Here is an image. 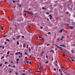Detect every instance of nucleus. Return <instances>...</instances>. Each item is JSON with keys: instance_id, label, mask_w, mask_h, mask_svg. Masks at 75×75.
Wrapping results in <instances>:
<instances>
[{"instance_id": "1", "label": "nucleus", "mask_w": 75, "mask_h": 75, "mask_svg": "<svg viewBox=\"0 0 75 75\" xmlns=\"http://www.w3.org/2000/svg\"><path fill=\"white\" fill-rule=\"evenodd\" d=\"M23 21V18H18L16 20V21H19V22H21V21Z\"/></svg>"}, {"instance_id": "2", "label": "nucleus", "mask_w": 75, "mask_h": 75, "mask_svg": "<svg viewBox=\"0 0 75 75\" xmlns=\"http://www.w3.org/2000/svg\"><path fill=\"white\" fill-rule=\"evenodd\" d=\"M55 46H56L57 48H59V50H63V49L62 48V47H59L57 45H55Z\"/></svg>"}, {"instance_id": "3", "label": "nucleus", "mask_w": 75, "mask_h": 75, "mask_svg": "<svg viewBox=\"0 0 75 75\" xmlns=\"http://www.w3.org/2000/svg\"><path fill=\"white\" fill-rule=\"evenodd\" d=\"M63 30H64V29H61V30L59 32V33H62V31H63Z\"/></svg>"}, {"instance_id": "4", "label": "nucleus", "mask_w": 75, "mask_h": 75, "mask_svg": "<svg viewBox=\"0 0 75 75\" xmlns=\"http://www.w3.org/2000/svg\"><path fill=\"white\" fill-rule=\"evenodd\" d=\"M20 38V36L19 35L16 38V39H18V38Z\"/></svg>"}, {"instance_id": "5", "label": "nucleus", "mask_w": 75, "mask_h": 75, "mask_svg": "<svg viewBox=\"0 0 75 75\" xmlns=\"http://www.w3.org/2000/svg\"><path fill=\"white\" fill-rule=\"evenodd\" d=\"M69 28L70 29H72L74 28V27H73V26H70Z\"/></svg>"}, {"instance_id": "6", "label": "nucleus", "mask_w": 75, "mask_h": 75, "mask_svg": "<svg viewBox=\"0 0 75 75\" xmlns=\"http://www.w3.org/2000/svg\"><path fill=\"white\" fill-rule=\"evenodd\" d=\"M3 28H4V26H2V27H1V30H4V29H3Z\"/></svg>"}, {"instance_id": "7", "label": "nucleus", "mask_w": 75, "mask_h": 75, "mask_svg": "<svg viewBox=\"0 0 75 75\" xmlns=\"http://www.w3.org/2000/svg\"><path fill=\"white\" fill-rule=\"evenodd\" d=\"M38 67H40V68L39 69V70H41V65H39Z\"/></svg>"}, {"instance_id": "8", "label": "nucleus", "mask_w": 75, "mask_h": 75, "mask_svg": "<svg viewBox=\"0 0 75 75\" xmlns=\"http://www.w3.org/2000/svg\"><path fill=\"white\" fill-rule=\"evenodd\" d=\"M6 41H8V42H10V40H9L8 39H7L6 40Z\"/></svg>"}, {"instance_id": "9", "label": "nucleus", "mask_w": 75, "mask_h": 75, "mask_svg": "<svg viewBox=\"0 0 75 75\" xmlns=\"http://www.w3.org/2000/svg\"><path fill=\"white\" fill-rule=\"evenodd\" d=\"M50 52H52L54 54V51L52 50H51L50 51Z\"/></svg>"}, {"instance_id": "10", "label": "nucleus", "mask_w": 75, "mask_h": 75, "mask_svg": "<svg viewBox=\"0 0 75 75\" xmlns=\"http://www.w3.org/2000/svg\"><path fill=\"white\" fill-rule=\"evenodd\" d=\"M25 44H23V48L25 47Z\"/></svg>"}, {"instance_id": "11", "label": "nucleus", "mask_w": 75, "mask_h": 75, "mask_svg": "<svg viewBox=\"0 0 75 75\" xmlns=\"http://www.w3.org/2000/svg\"><path fill=\"white\" fill-rule=\"evenodd\" d=\"M62 47H64V48H65L66 47V46L65 45H62Z\"/></svg>"}, {"instance_id": "12", "label": "nucleus", "mask_w": 75, "mask_h": 75, "mask_svg": "<svg viewBox=\"0 0 75 75\" xmlns=\"http://www.w3.org/2000/svg\"><path fill=\"white\" fill-rule=\"evenodd\" d=\"M45 8H45V7H42V10H45Z\"/></svg>"}, {"instance_id": "13", "label": "nucleus", "mask_w": 75, "mask_h": 75, "mask_svg": "<svg viewBox=\"0 0 75 75\" xmlns=\"http://www.w3.org/2000/svg\"><path fill=\"white\" fill-rule=\"evenodd\" d=\"M10 53V52H9V51H8L7 52V54H8Z\"/></svg>"}, {"instance_id": "14", "label": "nucleus", "mask_w": 75, "mask_h": 75, "mask_svg": "<svg viewBox=\"0 0 75 75\" xmlns=\"http://www.w3.org/2000/svg\"><path fill=\"white\" fill-rule=\"evenodd\" d=\"M29 51H30V52L31 51V49H30V47H29Z\"/></svg>"}, {"instance_id": "15", "label": "nucleus", "mask_w": 75, "mask_h": 75, "mask_svg": "<svg viewBox=\"0 0 75 75\" xmlns=\"http://www.w3.org/2000/svg\"><path fill=\"white\" fill-rule=\"evenodd\" d=\"M4 58V57H3V56H2V57L1 58V59H2L3 58Z\"/></svg>"}, {"instance_id": "16", "label": "nucleus", "mask_w": 75, "mask_h": 75, "mask_svg": "<svg viewBox=\"0 0 75 75\" xmlns=\"http://www.w3.org/2000/svg\"><path fill=\"white\" fill-rule=\"evenodd\" d=\"M17 45H19L20 43H19V42H17Z\"/></svg>"}, {"instance_id": "17", "label": "nucleus", "mask_w": 75, "mask_h": 75, "mask_svg": "<svg viewBox=\"0 0 75 75\" xmlns=\"http://www.w3.org/2000/svg\"><path fill=\"white\" fill-rule=\"evenodd\" d=\"M19 60V59H16V61H17V62H18V61Z\"/></svg>"}, {"instance_id": "18", "label": "nucleus", "mask_w": 75, "mask_h": 75, "mask_svg": "<svg viewBox=\"0 0 75 75\" xmlns=\"http://www.w3.org/2000/svg\"><path fill=\"white\" fill-rule=\"evenodd\" d=\"M18 52L15 53V55H18Z\"/></svg>"}, {"instance_id": "19", "label": "nucleus", "mask_w": 75, "mask_h": 75, "mask_svg": "<svg viewBox=\"0 0 75 75\" xmlns=\"http://www.w3.org/2000/svg\"><path fill=\"white\" fill-rule=\"evenodd\" d=\"M48 61H47L46 62H45V64H48Z\"/></svg>"}, {"instance_id": "20", "label": "nucleus", "mask_w": 75, "mask_h": 75, "mask_svg": "<svg viewBox=\"0 0 75 75\" xmlns=\"http://www.w3.org/2000/svg\"><path fill=\"white\" fill-rule=\"evenodd\" d=\"M47 46H48L49 45H50L49 44H48L46 45Z\"/></svg>"}, {"instance_id": "21", "label": "nucleus", "mask_w": 75, "mask_h": 75, "mask_svg": "<svg viewBox=\"0 0 75 75\" xmlns=\"http://www.w3.org/2000/svg\"><path fill=\"white\" fill-rule=\"evenodd\" d=\"M62 56L63 57H65V54H63Z\"/></svg>"}, {"instance_id": "22", "label": "nucleus", "mask_w": 75, "mask_h": 75, "mask_svg": "<svg viewBox=\"0 0 75 75\" xmlns=\"http://www.w3.org/2000/svg\"><path fill=\"white\" fill-rule=\"evenodd\" d=\"M2 65H3V64H0V67H1Z\"/></svg>"}, {"instance_id": "23", "label": "nucleus", "mask_w": 75, "mask_h": 75, "mask_svg": "<svg viewBox=\"0 0 75 75\" xmlns=\"http://www.w3.org/2000/svg\"><path fill=\"white\" fill-rule=\"evenodd\" d=\"M16 40V38H13V40Z\"/></svg>"}, {"instance_id": "24", "label": "nucleus", "mask_w": 75, "mask_h": 75, "mask_svg": "<svg viewBox=\"0 0 75 75\" xmlns=\"http://www.w3.org/2000/svg\"><path fill=\"white\" fill-rule=\"evenodd\" d=\"M21 74H22V75H25V73H22Z\"/></svg>"}, {"instance_id": "25", "label": "nucleus", "mask_w": 75, "mask_h": 75, "mask_svg": "<svg viewBox=\"0 0 75 75\" xmlns=\"http://www.w3.org/2000/svg\"><path fill=\"white\" fill-rule=\"evenodd\" d=\"M74 52V51H73V50H72L71 51V52H72V53H73V52Z\"/></svg>"}, {"instance_id": "26", "label": "nucleus", "mask_w": 75, "mask_h": 75, "mask_svg": "<svg viewBox=\"0 0 75 75\" xmlns=\"http://www.w3.org/2000/svg\"><path fill=\"white\" fill-rule=\"evenodd\" d=\"M40 28H41V29H42L43 28V27H42V26H41Z\"/></svg>"}, {"instance_id": "27", "label": "nucleus", "mask_w": 75, "mask_h": 75, "mask_svg": "<svg viewBox=\"0 0 75 75\" xmlns=\"http://www.w3.org/2000/svg\"><path fill=\"white\" fill-rule=\"evenodd\" d=\"M27 48H28V45H27Z\"/></svg>"}, {"instance_id": "28", "label": "nucleus", "mask_w": 75, "mask_h": 75, "mask_svg": "<svg viewBox=\"0 0 75 75\" xmlns=\"http://www.w3.org/2000/svg\"><path fill=\"white\" fill-rule=\"evenodd\" d=\"M37 72H41V71H36Z\"/></svg>"}, {"instance_id": "29", "label": "nucleus", "mask_w": 75, "mask_h": 75, "mask_svg": "<svg viewBox=\"0 0 75 75\" xmlns=\"http://www.w3.org/2000/svg\"><path fill=\"white\" fill-rule=\"evenodd\" d=\"M71 61H72L73 62H74V59H71Z\"/></svg>"}, {"instance_id": "30", "label": "nucleus", "mask_w": 75, "mask_h": 75, "mask_svg": "<svg viewBox=\"0 0 75 75\" xmlns=\"http://www.w3.org/2000/svg\"><path fill=\"white\" fill-rule=\"evenodd\" d=\"M7 62H5V64H7Z\"/></svg>"}, {"instance_id": "31", "label": "nucleus", "mask_w": 75, "mask_h": 75, "mask_svg": "<svg viewBox=\"0 0 75 75\" xmlns=\"http://www.w3.org/2000/svg\"><path fill=\"white\" fill-rule=\"evenodd\" d=\"M21 37H22V38H24V36H21Z\"/></svg>"}, {"instance_id": "32", "label": "nucleus", "mask_w": 75, "mask_h": 75, "mask_svg": "<svg viewBox=\"0 0 75 75\" xmlns=\"http://www.w3.org/2000/svg\"><path fill=\"white\" fill-rule=\"evenodd\" d=\"M29 62V61H26V63H27V64H28Z\"/></svg>"}, {"instance_id": "33", "label": "nucleus", "mask_w": 75, "mask_h": 75, "mask_svg": "<svg viewBox=\"0 0 75 75\" xmlns=\"http://www.w3.org/2000/svg\"><path fill=\"white\" fill-rule=\"evenodd\" d=\"M41 53L42 54H44V51H42L41 52Z\"/></svg>"}, {"instance_id": "34", "label": "nucleus", "mask_w": 75, "mask_h": 75, "mask_svg": "<svg viewBox=\"0 0 75 75\" xmlns=\"http://www.w3.org/2000/svg\"><path fill=\"white\" fill-rule=\"evenodd\" d=\"M49 16H50V17H52V15H49Z\"/></svg>"}, {"instance_id": "35", "label": "nucleus", "mask_w": 75, "mask_h": 75, "mask_svg": "<svg viewBox=\"0 0 75 75\" xmlns=\"http://www.w3.org/2000/svg\"><path fill=\"white\" fill-rule=\"evenodd\" d=\"M39 38H41V37L40 36H38Z\"/></svg>"}, {"instance_id": "36", "label": "nucleus", "mask_w": 75, "mask_h": 75, "mask_svg": "<svg viewBox=\"0 0 75 75\" xmlns=\"http://www.w3.org/2000/svg\"><path fill=\"white\" fill-rule=\"evenodd\" d=\"M30 13H31V12H30L28 11V14H30Z\"/></svg>"}, {"instance_id": "37", "label": "nucleus", "mask_w": 75, "mask_h": 75, "mask_svg": "<svg viewBox=\"0 0 75 75\" xmlns=\"http://www.w3.org/2000/svg\"><path fill=\"white\" fill-rule=\"evenodd\" d=\"M29 64H31V61L29 62Z\"/></svg>"}, {"instance_id": "38", "label": "nucleus", "mask_w": 75, "mask_h": 75, "mask_svg": "<svg viewBox=\"0 0 75 75\" xmlns=\"http://www.w3.org/2000/svg\"><path fill=\"white\" fill-rule=\"evenodd\" d=\"M50 19L51 20V19H52V17H50Z\"/></svg>"}, {"instance_id": "39", "label": "nucleus", "mask_w": 75, "mask_h": 75, "mask_svg": "<svg viewBox=\"0 0 75 75\" xmlns=\"http://www.w3.org/2000/svg\"><path fill=\"white\" fill-rule=\"evenodd\" d=\"M6 36H7V35H5L3 36L4 38V37H6Z\"/></svg>"}, {"instance_id": "40", "label": "nucleus", "mask_w": 75, "mask_h": 75, "mask_svg": "<svg viewBox=\"0 0 75 75\" xmlns=\"http://www.w3.org/2000/svg\"><path fill=\"white\" fill-rule=\"evenodd\" d=\"M46 57L47 58H48V56H47V55H46Z\"/></svg>"}, {"instance_id": "41", "label": "nucleus", "mask_w": 75, "mask_h": 75, "mask_svg": "<svg viewBox=\"0 0 75 75\" xmlns=\"http://www.w3.org/2000/svg\"><path fill=\"white\" fill-rule=\"evenodd\" d=\"M18 52V54H20L21 53H20V52Z\"/></svg>"}, {"instance_id": "42", "label": "nucleus", "mask_w": 75, "mask_h": 75, "mask_svg": "<svg viewBox=\"0 0 75 75\" xmlns=\"http://www.w3.org/2000/svg\"><path fill=\"white\" fill-rule=\"evenodd\" d=\"M13 3H15V1H13Z\"/></svg>"}, {"instance_id": "43", "label": "nucleus", "mask_w": 75, "mask_h": 75, "mask_svg": "<svg viewBox=\"0 0 75 75\" xmlns=\"http://www.w3.org/2000/svg\"><path fill=\"white\" fill-rule=\"evenodd\" d=\"M24 15L25 16L27 15V13H26L25 14H24Z\"/></svg>"}, {"instance_id": "44", "label": "nucleus", "mask_w": 75, "mask_h": 75, "mask_svg": "<svg viewBox=\"0 0 75 75\" xmlns=\"http://www.w3.org/2000/svg\"><path fill=\"white\" fill-rule=\"evenodd\" d=\"M41 59V58H38L37 59Z\"/></svg>"}, {"instance_id": "45", "label": "nucleus", "mask_w": 75, "mask_h": 75, "mask_svg": "<svg viewBox=\"0 0 75 75\" xmlns=\"http://www.w3.org/2000/svg\"><path fill=\"white\" fill-rule=\"evenodd\" d=\"M64 38V37L63 36H62V37L61 38H62V39H63V38Z\"/></svg>"}, {"instance_id": "46", "label": "nucleus", "mask_w": 75, "mask_h": 75, "mask_svg": "<svg viewBox=\"0 0 75 75\" xmlns=\"http://www.w3.org/2000/svg\"><path fill=\"white\" fill-rule=\"evenodd\" d=\"M4 46L2 47V49H4Z\"/></svg>"}, {"instance_id": "47", "label": "nucleus", "mask_w": 75, "mask_h": 75, "mask_svg": "<svg viewBox=\"0 0 75 75\" xmlns=\"http://www.w3.org/2000/svg\"><path fill=\"white\" fill-rule=\"evenodd\" d=\"M55 51H57V48H55Z\"/></svg>"}, {"instance_id": "48", "label": "nucleus", "mask_w": 75, "mask_h": 75, "mask_svg": "<svg viewBox=\"0 0 75 75\" xmlns=\"http://www.w3.org/2000/svg\"><path fill=\"white\" fill-rule=\"evenodd\" d=\"M54 71H56V70H57V69H54Z\"/></svg>"}, {"instance_id": "49", "label": "nucleus", "mask_w": 75, "mask_h": 75, "mask_svg": "<svg viewBox=\"0 0 75 75\" xmlns=\"http://www.w3.org/2000/svg\"><path fill=\"white\" fill-rule=\"evenodd\" d=\"M12 72V71H10V73H11Z\"/></svg>"}, {"instance_id": "50", "label": "nucleus", "mask_w": 75, "mask_h": 75, "mask_svg": "<svg viewBox=\"0 0 75 75\" xmlns=\"http://www.w3.org/2000/svg\"><path fill=\"white\" fill-rule=\"evenodd\" d=\"M27 54V52H25V54Z\"/></svg>"}, {"instance_id": "51", "label": "nucleus", "mask_w": 75, "mask_h": 75, "mask_svg": "<svg viewBox=\"0 0 75 75\" xmlns=\"http://www.w3.org/2000/svg\"><path fill=\"white\" fill-rule=\"evenodd\" d=\"M70 10H71H71H72V8H70Z\"/></svg>"}, {"instance_id": "52", "label": "nucleus", "mask_w": 75, "mask_h": 75, "mask_svg": "<svg viewBox=\"0 0 75 75\" xmlns=\"http://www.w3.org/2000/svg\"><path fill=\"white\" fill-rule=\"evenodd\" d=\"M20 54H21V56L22 55H23V54H22V53H21Z\"/></svg>"}, {"instance_id": "53", "label": "nucleus", "mask_w": 75, "mask_h": 75, "mask_svg": "<svg viewBox=\"0 0 75 75\" xmlns=\"http://www.w3.org/2000/svg\"><path fill=\"white\" fill-rule=\"evenodd\" d=\"M47 14H49V13L48 12H47V13H46Z\"/></svg>"}, {"instance_id": "54", "label": "nucleus", "mask_w": 75, "mask_h": 75, "mask_svg": "<svg viewBox=\"0 0 75 75\" xmlns=\"http://www.w3.org/2000/svg\"><path fill=\"white\" fill-rule=\"evenodd\" d=\"M21 5H20L19 6V7H21Z\"/></svg>"}, {"instance_id": "55", "label": "nucleus", "mask_w": 75, "mask_h": 75, "mask_svg": "<svg viewBox=\"0 0 75 75\" xmlns=\"http://www.w3.org/2000/svg\"><path fill=\"white\" fill-rule=\"evenodd\" d=\"M65 68V67H63V66H62V68Z\"/></svg>"}, {"instance_id": "56", "label": "nucleus", "mask_w": 75, "mask_h": 75, "mask_svg": "<svg viewBox=\"0 0 75 75\" xmlns=\"http://www.w3.org/2000/svg\"><path fill=\"white\" fill-rule=\"evenodd\" d=\"M59 46H60V47H62V45H59Z\"/></svg>"}, {"instance_id": "57", "label": "nucleus", "mask_w": 75, "mask_h": 75, "mask_svg": "<svg viewBox=\"0 0 75 75\" xmlns=\"http://www.w3.org/2000/svg\"><path fill=\"white\" fill-rule=\"evenodd\" d=\"M10 66H11V65L10 64H9L8 65V67H10Z\"/></svg>"}, {"instance_id": "58", "label": "nucleus", "mask_w": 75, "mask_h": 75, "mask_svg": "<svg viewBox=\"0 0 75 75\" xmlns=\"http://www.w3.org/2000/svg\"><path fill=\"white\" fill-rule=\"evenodd\" d=\"M4 1H5V2H7V1L6 0H5Z\"/></svg>"}, {"instance_id": "59", "label": "nucleus", "mask_w": 75, "mask_h": 75, "mask_svg": "<svg viewBox=\"0 0 75 75\" xmlns=\"http://www.w3.org/2000/svg\"><path fill=\"white\" fill-rule=\"evenodd\" d=\"M15 74L16 75H18V74H17V72H16Z\"/></svg>"}, {"instance_id": "60", "label": "nucleus", "mask_w": 75, "mask_h": 75, "mask_svg": "<svg viewBox=\"0 0 75 75\" xmlns=\"http://www.w3.org/2000/svg\"><path fill=\"white\" fill-rule=\"evenodd\" d=\"M69 13V12H67L66 13V14H68Z\"/></svg>"}, {"instance_id": "61", "label": "nucleus", "mask_w": 75, "mask_h": 75, "mask_svg": "<svg viewBox=\"0 0 75 75\" xmlns=\"http://www.w3.org/2000/svg\"><path fill=\"white\" fill-rule=\"evenodd\" d=\"M7 44V42H5V43H4V44Z\"/></svg>"}, {"instance_id": "62", "label": "nucleus", "mask_w": 75, "mask_h": 75, "mask_svg": "<svg viewBox=\"0 0 75 75\" xmlns=\"http://www.w3.org/2000/svg\"><path fill=\"white\" fill-rule=\"evenodd\" d=\"M27 57H25V58L26 59H27Z\"/></svg>"}, {"instance_id": "63", "label": "nucleus", "mask_w": 75, "mask_h": 75, "mask_svg": "<svg viewBox=\"0 0 75 75\" xmlns=\"http://www.w3.org/2000/svg\"><path fill=\"white\" fill-rule=\"evenodd\" d=\"M48 34H51V33H50V32H48Z\"/></svg>"}, {"instance_id": "64", "label": "nucleus", "mask_w": 75, "mask_h": 75, "mask_svg": "<svg viewBox=\"0 0 75 75\" xmlns=\"http://www.w3.org/2000/svg\"><path fill=\"white\" fill-rule=\"evenodd\" d=\"M1 47H2V46H0V48H1Z\"/></svg>"}]
</instances>
